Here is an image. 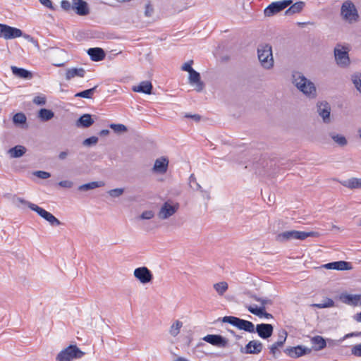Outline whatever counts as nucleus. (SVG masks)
Instances as JSON below:
<instances>
[{
	"mask_svg": "<svg viewBox=\"0 0 361 361\" xmlns=\"http://www.w3.org/2000/svg\"><path fill=\"white\" fill-rule=\"evenodd\" d=\"M293 84L305 95L310 98H315L317 90L314 84L308 80L300 72H294L292 74Z\"/></svg>",
	"mask_w": 361,
	"mask_h": 361,
	"instance_id": "1",
	"label": "nucleus"
},
{
	"mask_svg": "<svg viewBox=\"0 0 361 361\" xmlns=\"http://www.w3.org/2000/svg\"><path fill=\"white\" fill-rule=\"evenodd\" d=\"M257 52L260 65L266 70L271 69L274 65L271 45L267 43L259 44Z\"/></svg>",
	"mask_w": 361,
	"mask_h": 361,
	"instance_id": "2",
	"label": "nucleus"
},
{
	"mask_svg": "<svg viewBox=\"0 0 361 361\" xmlns=\"http://www.w3.org/2000/svg\"><path fill=\"white\" fill-rule=\"evenodd\" d=\"M319 233L315 231H300L295 230L286 231L279 233L276 236V240L279 243H286L291 240H303L308 237L317 238Z\"/></svg>",
	"mask_w": 361,
	"mask_h": 361,
	"instance_id": "3",
	"label": "nucleus"
},
{
	"mask_svg": "<svg viewBox=\"0 0 361 361\" xmlns=\"http://www.w3.org/2000/svg\"><path fill=\"white\" fill-rule=\"evenodd\" d=\"M19 202L21 203L25 204L30 208L32 211L37 212L38 215H39L42 218L49 222L51 226H59L63 224L56 217H55L52 214L46 211L43 208L33 203L27 202L21 198L19 199Z\"/></svg>",
	"mask_w": 361,
	"mask_h": 361,
	"instance_id": "4",
	"label": "nucleus"
},
{
	"mask_svg": "<svg viewBox=\"0 0 361 361\" xmlns=\"http://www.w3.org/2000/svg\"><path fill=\"white\" fill-rule=\"evenodd\" d=\"M350 49L346 45L337 44L334 49V54L336 64L341 68H347L350 65L349 57Z\"/></svg>",
	"mask_w": 361,
	"mask_h": 361,
	"instance_id": "5",
	"label": "nucleus"
},
{
	"mask_svg": "<svg viewBox=\"0 0 361 361\" xmlns=\"http://www.w3.org/2000/svg\"><path fill=\"white\" fill-rule=\"evenodd\" d=\"M85 355V353L80 350L75 345H70L62 350L56 355V361H71L74 359H80Z\"/></svg>",
	"mask_w": 361,
	"mask_h": 361,
	"instance_id": "6",
	"label": "nucleus"
},
{
	"mask_svg": "<svg viewBox=\"0 0 361 361\" xmlns=\"http://www.w3.org/2000/svg\"><path fill=\"white\" fill-rule=\"evenodd\" d=\"M224 323H228L240 330L249 333L255 332V327L252 322L233 316H225L222 319Z\"/></svg>",
	"mask_w": 361,
	"mask_h": 361,
	"instance_id": "7",
	"label": "nucleus"
},
{
	"mask_svg": "<svg viewBox=\"0 0 361 361\" xmlns=\"http://www.w3.org/2000/svg\"><path fill=\"white\" fill-rule=\"evenodd\" d=\"M341 14L343 18L349 23L357 22L359 20L355 6L350 1H346L342 4Z\"/></svg>",
	"mask_w": 361,
	"mask_h": 361,
	"instance_id": "8",
	"label": "nucleus"
},
{
	"mask_svg": "<svg viewBox=\"0 0 361 361\" xmlns=\"http://www.w3.org/2000/svg\"><path fill=\"white\" fill-rule=\"evenodd\" d=\"M292 3V0H283L272 2L264 9V16L268 17L272 16L291 5Z\"/></svg>",
	"mask_w": 361,
	"mask_h": 361,
	"instance_id": "9",
	"label": "nucleus"
},
{
	"mask_svg": "<svg viewBox=\"0 0 361 361\" xmlns=\"http://www.w3.org/2000/svg\"><path fill=\"white\" fill-rule=\"evenodd\" d=\"M23 36L21 30L0 23V37L11 39Z\"/></svg>",
	"mask_w": 361,
	"mask_h": 361,
	"instance_id": "10",
	"label": "nucleus"
},
{
	"mask_svg": "<svg viewBox=\"0 0 361 361\" xmlns=\"http://www.w3.org/2000/svg\"><path fill=\"white\" fill-rule=\"evenodd\" d=\"M134 276L142 283H150L153 279L151 271L146 267L136 268L134 270Z\"/></svg>",
	"mask_w": 361,
	"mask_h": 361,
	"instance_id": "11",
	"label": "nucleus"
},
{
	"mask_svg": "<svg viewBox=\"0 0 361 361\" xmlns=\"http://www.w3.org/2000/svg\"><path fill=\"white\" fill-rule=\"evenodd\" d=\"M312 349L303 345H297L295 347H289L284 350V353L292 358H297L304 355L310 354Z\"/></svg>",
	"mask_w": 361,
	"mask_h": 361,
	"instance_id": "12",
	"label": "nucleus"
},
{
	"mask_svg": "<svg viewBox=\"0 0 361 361\" xmlns=\"http://www.w3.org/2000/svg\"><path fill=\"white\" fill-rule=\"evenodd\" d=\"M203 340L219 348H225L228 343L226 338L218 334H208L203 338Z\"/></svg>",
	"mask_w": 361,
	"mask_h": 361,
	"instance_id": "13",
	"label": "nucleus"
},
{
	"mask_svg": "<svg viewBox=\"0 0 361 361\" xmlns=\"http://www.w3.org/2000/svg\"><path fill=\"white\" fill-rule=\"evenodd\" d=\"M178 204L172 205L166 202L161 207L158 216L161 219H166L173 215L178 209Z\"/></svg>",
	"mask_w": 361,
	"mask_h": 361,
	"instance_id": "14",
	"label": "nucleus"
},
{
	"mask_svg": "<svg viewBox=\"0 0 361 361\" xmlns=\"http://www.w3.org/2000/svg\"><path fill=\"white\" fill-rule=\"evenodd\" d=\"M263 348L262 343L257 340L250 341L244 348H241L240 352L244 354H259Z\"/></svg>",
	"mask_w": 361,
	"mask_h": 361,
	"instance_id": "15",
	"label": "nucleus"
},
{
	"mask_svg": "<svg viewBox=\"0 0 361 361\" xmlns=\"http://www.w3.org/2000/svg\"><path fill=\"white\" fill-rule=\"evenodd\" d=\"M255 331L260 338L267 339L273 334L274 326L270 324H259L255 327Z\"/></svg>",
	"mask_w": 361,
	"mask_h": 361,
	"instance_id": "16",
	"label": "nucleus"
},
{
	"mask_svg": "<svg viewBox=\"0 0 361 361\" xmlns=\"http://www.w3.org/2000/svg\"><path fill=\"white\" fill-rule=\"evenodd\" d=\"M73 10L79 16H87L90 13L87 3L84 0H72Z\"/></svg>",
	"mask_w": 361,
	"mask_h": 361,
	"instance_id": "17",
	"label": "nucleus"
},
{
	"mask_svg": "<svg viewBox=\"0 0 361 361\" xmlns=\"http://www.w3.org/2000/svg\"><path fill=\"white\" fill-rule=\"evenodd\" d=\"M340 300L345 304L356 306L361 305V295L342 293L340 295Z\"/></svg>",
	"mask_w": 361,
	"mask_h": 361,
	"instance_id": "18",
	"label": "nucleus"
},
{
	"mask_svg": "<svg viewBox=\"0 0 361 361\" xmlns=\"http://www.w3.org/2000/svg\"><path fill=\"white\" fill-rule=\"evenodd\" d=\"M189 83L195 85V90L197 92H201L204 87L203 82L200 80V74L196 71L193 70L189 73Z\"/></svg>",
	"mask_w": 361,
	"mask_h": 361,
	"instance_id": "19",
	"label": "nucleus"
},
{
	"mask_svg": "<svg viewBox=\"0 0 361 361\" xmlns=\"http://www.w3.org/2000/svg\"><path fill=\"white\" fill-rule=\"evenodd\" d=\"M168 165L169 160L166 157H161L156 159L152 171L156 173L164 174L167 171Z\"/></svg>",
	"mask_w": 361,
	"mask_h": 361,
	"instance_id": "20",
	"label": "nucleus"
},
{
	"mask_svg": "<svg viewBox=\"0 0 361 361\" xmlns=\"http://www.w3.org/2000/svg\"><path fill=\"white\" fill-rule=\"evenodd\" d=\"M245 307L250 313L259 317V318L264 317L268 319L273 318V315L267 312L264 307H257L256 305H247Z\"/></svg>",
	"mask_w": 361,
	"mask_h": 361,
	"instance_id": "21",
	"label": "nucleus"
},
{
	"mask_svg": "<svg viewBox=\"0 0 361 361\" xmlns=\"http://www.w3.org/2000/svg\"><path fill=\"white\" fill-rule=\"evenodd\" d=\"M330 106L327 102H321L317 105V111L326 123L330 122Z\"/></svg>",
	"mask_w": 361,
	"mask_h": 361,
	"instance_id": "22",
	"label": "nucleus"
},
{
	"mask_svg": "<svg viewBox=\"0 0 361 361\" xmlns=\"http://www.w3.org/2000/svg\"><path fill=\"white\" fill-rule=\"evenodd\" d=\"M323 267L327 269H336L341 271L349 270L351 269L350 263L345 261H337L327 263L324 264Z\"/></svg>",
	"mask_w": 361,
	"mask_h": 361,
	"instance_id": "23",
	"label": "nucleus"
},
{
	"mask_svg": "<svg viewBox=\"0 0 361 361\" xmlns=\"http://www.w3.org/2000/svg\"><path fill=\"white\" fill-rule=\"evenodd\" d=\"M153 86L149 81H142L138 85L133 86L132 90L135 92H142L147 94H152Z\"/></svg>",
	"mask_w": 361,
	"mask_h": 361,
	"instance_id": "24",
	"label": "nucleus"
},
{
	"mask_svg": "<svg viewBox=\"0 0 361 361\" xmlns=\"http://www.w3.org/2000/svg\"><path fill=\"white\" fill-rule=\"evenodd\" d=\"M87 54L90 59L94 61H99L104 59L105 52L102 48L95 47L90 48L87 50Z\"/></svg>",
	"mask_w": 361,
	"mask_h": 361,
	"instance_id": "25",
	"label": "nucleus"
},
{
	"mask_svg": "<svg viewBox=\"0 0 361 361\" xmlns=\"http://www.w3.org/2000/svg\"><path fill=\"white\" fill-rule=\"evenodd\" d=\"M94 120L90 114L82 115L76 121L75 125L78 128H89L94 123Z\"/></svg>",
	"mask_w": 361,
	"mask_h": 361,
	"instance_id": "26",
	"label": "nucleus"
},
{
	"mask_svg": "<svg viewBox=\"0 0 361 361\" xmlns=\"http://www.w3.org/2000/svg\"><path fill=\"white\" fill-rule=\"evenodd\" d=\"M311 343L312 344V348L319 351L324 349L326 345V341L321 336H315L311 338Z\"/></svg>",
	"mask_w": 361,
	"mask_h": 361,
	"instance_id": "27",
	"label": "nucleus"
},
{
	"mask_svg": "<svg viewBox=\"0 0 361 361\" xmlns=\"http://www.w3.org/2000/svg\"><path fill=\"white\" fill-rule=\"evenodd\" d=\"M85 74V70L83 68H72L66 71V79L70 80L75 77L83 78Z\"/></svg>",
	"mask_w": 361,
	"mask_h": 361,
	"instance_id": "28",
	"label": "nucleus"
},
{
	"mask_svg": "<svg viewBox=\"0 0 361 361\" xmlns=\"http://www.w3.org/2000/svg\"><path fill=\"white\" fill-rule=\"evenodd\" d=\"M11 68L13 74L20 78L31 79L32 78V73L27 70L13 66Z\"/></svg>",
	"mask_w": 361,
	"mask_h": 361,
	"instance_id": "29",
	"label": "nucleus"
},
{
	"mask_svg": "<svg viewBox=\"0 0 361 361\" xmlns=\"http://www.w3.org/2000/svg\"><path fill=\"white\" fill-rule=\"evenodd\" d=\"M329 136L340 147H345L348 144L347 139L341 134L336 133V132H330Z\"/></svg>",
	"mask_w": 361,
	"mask_h": 361,
	"instance_id": "30",
	"label": "nucleus"
},
{
	"mask_svg": "<svg viewBox=\"0 0 361 361\" xmlns=\"http://www.w3.org/2000/svg\"><path fill=\"white\" fill-rule=\"evenodd\" d=\"M341 184L350 189L361 188V178H351L341 182Z\"/></svg>",
	"mask_w": 361,
	"mask_h": 361,
	"instance_id": "31",
	"label": "nucleus"
},
{
	"mask_svg": "<svg viewBox=\"0 0 361 361\" xmlns=\"http://www.w3.org/2000/svg\"><path fill=\"white\" fill-rule=\"evenodd\" d=\"M26 152V148L22 145H16L8 150V154L12 158H18L22 157Z\"/></svg>",
	"mask_w": 361,
	"mask_h": 361,
	"instance_id": "32",
	"label": "nucleus"
},
{
	"mask_svg": "<svg viewBox=\"0 0 361 361\" xmlns=\"http://www.w3.org/2000/svg\"><path fill=\"white\" fill-rule=\"evenodd\" d=\"M104 183L102 181H93L88 183L81 185L78 187L80 191H88L90 190L95 189L97 188L102 187Z\"/></svg>",
	"mask_w": 361,
	"mask_h": 361,
	"instance_id": "33",
	"label": "nucleus"
},
{
	"mask_svg": "<svg viewBox=\"0 0 361 361\" xmlns=\"http://www.w3.org/2000/svg\"><path fill=\"white\" fill-rule=\"evenodd\" d=\"M290 6L286 11V15H292L294 13H300L302 10L305 6V3L302 1H298Z\"/></svg>",
	"mask_w": 361,
	"mask_h": 361,
	"instance_id": "34",
	"label": "nucleus"
},
{
	"mask_svg": "<svg viewBox=\"0 0 361 361\" xmlns=\"http://www.w3.org/2000/svg\"><path fill=\"white\" fill-rule=\"evenodd\" d=\"M54 116V112L51 110L47 109H41L39 111V118L43 121H47L51 120Z\"/></svg>",
	"mask_w": 361,
	"mask_h": 361,
	"instance_id": "35",
	"label": "nucleus"
},
{
	"mask_svg": "<svg viewBox=\"0 0 361 361\" xmlns=\"http://www.w3.org/2000/svg\"><path fill=\"white\" fill-rule=\"evenodd\" d=\"M250 298L255 300V301L259 302L260 303L259 307H264V310H266L267 305H271L273 303L271 299H269L267 298H259L254 294L250 295Z\"/></svg>",
	"mask_w": 361,
	"mask_h": 361,
	"instance_id": "36",
	"label": "nucleus"
},
{
	"mask_svg": "<svg viewBox=\"0 0 361 361\" xmlns=\"http://www.w3.org/2000/svg\"><path fill=\"white\" fill-rule=\"evenodd\" d=\"M97 88V85L94 86L92 88L78 92L77 94H75V97L90 99L92 97L93 94L96 92Z\"/></svg>",
	"mask_w": 361,
	"mask_h": 361,
	"instance_id": "37",
	"label": "nucleus"
},
{
	"mask_svg": "<svg viewBox=\"0 0 361 361\" xmlns=\"http://www.w3.org/2000/svg\"><path fill=\"white\" fill-rule=\"evenodd\" d=\"M351 80L356 90L361 94V73H355L351 75Z\"/></svg>",
	"mask_w": 361,
	"mask_h": 361,
	"instance_id": "38",
	"label": "nucleus"
},
{
	"mask_svg": "<svg viewBox=\"0 0 361 361\" xmlns=\"http://www.w3.org/2000/svg\"><path fill=\"white\" fill-rule=\"evenodd\" d=\"M214 288L219 295H223L224 293L228 290V286L226 282L221 281L214 284Z\"/></svg>",
	"mask_w": 361,
	"mask_h": 361,
	"instance_id": "39",
	"label": "nucleus"
},
{
	"mask_svg": "<svg viewBox=\"0 0 361 361\" xmlns=\"http://www.w3.org/2000/svg\"><path fill=\"white\" fill-rule=\"evenodd\" d=\"M182 326L183 323L181 322L178 320L176 321L170 327V334L173 337L176 336L180 333Z\"/></svg>",
	"mask_w": 361,
	"mask_h": 361,
	"instance_id": "40",
	"label": "nucleus"
},
{
	"mask_svg": "<svg viewBox=\"0 0 361 361\" xmlns=\"http://www.w3.org/2000/svg\"><path fill=\"white\" fill-rule=\"evenodd\" d=\"M26 120V116L23 113H16L13 117V121L17 126L25 123Z\"/></svg>",
	"mask_w": 361,
	"mask_h": 361,
	"instance_id": "41",
	"label": "nucleus"
},
{
	"mask_svg": "<svg viewBox=\"0 0 361 361\" xmlns=\"http://www.w3.org/2000/svg\"><path fill=\"white\" fill-rule=\"evenodd\" d=\"M312 306L319 308V309L331 307L334 306V302L331 298H326V299H325L324 302L315 303V304L312 305Z\"/></svg>",
	"mask_w": 361,
	"mask_h": 361,
	"instance_id": "42",
	"label": "nucleus"
},
{
	"mask_svg": "<svg viewBox=\"0 0 361 361\" xmlns=\"http://www.w3.org/2000/svg\"><path fill=\"white\" fill-rule=\"evenodd\" d=\"M287 336H288L287 331L286 330H281L279 333L278 341L274 343L276 344V345L282 347L286 341Z\"/></svg>",
	"mask_w": 361,
	"mask_h": 361,
	"instance_id": "43",
	"label": "nucleus"
},
{
	"mask_svg": "<svg viewBox=\"0 0 361 361\" xmlns=\"http://www.w3.org/2000/svg\"><path fill=\"white\" fill-rule=\"evenodd\" d=\"M110 128L114 130L115 133H124L128 130L127 127L123 124H114L112 123L110 125Z\"/></svg>",
	"mask_w": 361,
	"mask_h": 361,
	"instance_id": "44",
	"label": "nucleus"
},
{
	"mask_svg": "<svg viewBox=\"0 0 361 361\" xmlns=\"http://www.w3.org/2000/svg\"><path fill=\"white\" fill-rule=\"evenodd\" d=\"M189 184L190 186L195 190H201V185L197 182L196 178L193 174H192L189 178Z\"/></svg>",
	"mask_w": 361,
	"mask_h": 361,
	"instance_id": "45",
	"label": "nucleus"
},
{
	"mask_svg": "<svg viewBox=\"0 0 361 361\" xmlns=\"http://www.w3.org/2000/svg\"><path fill=\"white\" fill-rule=\"evenodd\" d=\"M98 142V137L95 136H92L83 140L82 145L86 147H90L92 145H94Z\"/></svg>",
	"mask_w": 361,
	"mask_h": 361,
	"instance_id": "46",
	"label": "nucleus"
},
{
	"mask_svg": "<svg viewBox=\"0 0 361 361\" xmlns=\"http://www.w3.org/2000/svg\"><path fill=\"white\" fill-rule=\"evenodd\" d=\"M124 192L123 188H115L108 191L109 195L112 197H118Z\"/></svg>",
	"mask_w": 361,
	"mask_h": 361,
	"instance_id": "47",
	"label": "nucleus"
},
{
	"mask_svg": "<svg viewBox=\"0 0 361 361\" xmlns=\"http://www.w3.org/2000/svg\"><path fill=\"white\" fill-rule=\"evenodd\" d=\"M154 213L152 210H147L142 213L140 216V219H151L154 217Z\"/></svg>",
	"mask_w": 361,
	"mask_h": 361,
	"instance_id": "48",
	"label": "nucleus"
},
{
	"mask_svg": "<svg viewBox=\"0 0 361 361\" xmlns=\"http://www.w3.org/2000/svg\"><path fill=\"white\" fill-rule=\"evenodd\" d=\"M34 175L42 179H47L51 176V174L49 172L44 171H35Z\"/></svg>",
	"mask_w": 361,
	"mask_h": 361,
	"instance_id": "49",
	"label": "nucleus"
},
{
	"mask_svg": "<svg viewBox=\"0 0 361 361\" xmlns=\"http://www.w3.org/2000/svg\"><path fill=\"white\" fill-rule=\"evenodd\" d=\"M352 355L361 357V344L355 345L351 348Z\"/></svg>",
	"mask_w": 361,
	"mask_h": 361,
	"instance_id": "50",
	"label": "nucleus"
},
{
	"mask_svg": "<svg viewBox=\"0 0 361 361\" xmlns=\"http://www.w3.org/2000/svg\"><path fill=\"white\" fill-rule=\"evenodd\" d=\"M61 6L66 11H70L71 9L73 10L72 3L68 0H62L61 2Z\"/></svg>",
	"mask_w": 361,
	"mask_h": 361,
	"instance_id": "51",
	"label": "nucleus"
},
{
	"mask_svg": "<svg viewBox=\"0 0 361 361\" xmlns=\"http://www.w3.org/2000/svg\"><path fill=\"white\" fill-rule=\"evenodd\" d=\"M193 63V61L190 60L186 63H185L182 67L181 69L184 71H187L189 73L192 71L194 69L192 68V64Z\"/></svg>",
	"mask_w": 361,
	"mask_h": 361,
	"instance_id": "52",
	"label": "nucleus"
},
{
	"mask_svg": "<svg viewBox=\"0 0 361 361\" xmlns=\"http://www.w3.org/2000/svg\"><path fill=\"white\" fill-rule=\"evenodd\" d=\"M33 102L37 105H44L46 104V98L42 96H37L33 99Z\"/></svg>",
	"mask_w": 361,
	"mask_h": 361,
	"instance_id": "53",
	"label": "nucleus"
},
{
	"mask_svg": "<svg viewBox=\"0 0 361 361\" xmlns=\"http://www.w3.org/2000/svg\"><path fill=\"white\" fill-rule=\"evenodd\" d=\"M154 13V8L150 3H148L145 6V15L147 17H151Z\"/></svg>",
	"mask_w": 361,
	"mask_h": 361,
	"instance_id": "54",
	"label": "nucleus"
},
{
	"mask_svg": "<svg viewBox=\"0 0 361 361\" xmlns=\"http://www.w3.org/2000/svg\"><path fill=\"white\" fill-rule=\"evenodd\" d=\"M58 184L60 187L65 188H71L73 185V183L68 180H61Z\"/></svg>",
	"mask_w": 361,
	"mask_h": 361,
	"instance_id": "55",
	"label": "nucleus"
},
{
	"mask_svg": "<svg viewBox=\"0 0 361 361\" xmlns=\"http://www.w3.org/2000/svg\"><path fill=\"white\" fill-rule=\"evenodd\" d=\"M279 348V346H276L275 343H273L269 346L270 353L273 355L274 357H276L277 354L280 353Z\"/></svg>",
	"mask_w": 361,
	"mask_h": 361,
	"instance_id": "56",
	"label": "nucleus"
},
{
	"mask_svg": "<svg viewBox=\"0 0 361 361\" xmlns=\"http://www.w3.org/2000/svg\"><path fill=\"white\" fill-rule=\"evenodd\" d=\"M39 2L47 8H49L51 10H55L54 7L52 5V2L50 0H39Z\"/></svg>",
	"mask_w": 361,
	"mask_h": 361,
	"instance_id": "57",
	"label": "nucleus"
},
{
	"mask_svg": "<svg viewBox=\"0 0 361 361\" xmlns=\"http://www.w3.org/2000/svg\"><path fill=\"white\" fill-rule=\"evenodd\" d=\"M185 118H190L195 121L196 122H198L200 121L201 116L199 114H187L185 115Z\"/></svg>",
	"mask_w": 361,
	"mask_h": 361,
	"instance_id": "58",
	"label": "nucleus"
},
{
	"mask_svg": "<svg viewBox=\"0 0 361 361\" xmlns=\"http://www.w3.org/2000/svg\"><path fill=\"white\" fill-rule=\"evenodd\" d=\"M360 334V333H350V334H348L346 335H345L341 340L340 341H344L345 339H346L347 338H350V337H352V336H359Z\"/></svg>",
	"mask_w": 361,
	"mask_h": 361,
	"instance_id": "59",
	"label": "nucleus"
},
{
	"mask_svg": "<svg viewBox=\"0 0 361 361\" xmlns=\"http://www.w3.org/2000/svg\"><path fill=\"white\" fill-rule=\"evenodd\" d=\"M200 190L202 193V196L204 198L207 199V200H210V194L209 191L204 190L202 188Z\"/></svg>",
	"mask_w": 361,
	"mask_h": 361,
	"instance_id": "60",
	"label": "nucleus"
},
{
	"mask_svg": "<svg viewBox=\"0 0 361 361\" xmlns=\"http://www.w3.org/2000/svg\"><path fill=\"white\" fill-rule=\"evenodd\" d=\"M67 156H68V152L63 151V152H61L59 153V158L61 160H64L65 159H66Z\"/></svg>",
	"mask_w": 361,
	"mask_h": 361,
	"instance_id": "61",
	"label": "nucleus"
},
{
	"mask_svg": "<svg viewBox=\"0 0 361 361\" xmlns=\"http://www.w3.org/2000/svg\"><path fill=\"white\" fill-rule=\"evenodd\" d=\"M109 133H110V131H109L108 129H104V130H102L99 132V135H100L101 136H106V135H108Z\"/></svg>",
	"mask_w": 361,
	"mask_h": 361,
	"instance_id": "62",
	"label": "nucleus"
},
{
	"mask_svg": "<svg viewBox=\"0 0 361 361\" xmlns=\"http://www.w3.org/2000/svg\"><path fill=\"white\" fill-rule=\"evenodd\" d=\"M354 317L356 321L361 322V312L356 314Z\"/></svg>",
	"mask_w": 361,
	"mask_h": 361,
	"instance_id": "63",
	"label": "nucleus"
},
{
	"mask_svg": "<svg viewBox=\"0 0 361 361\" xmlns=\"http://www.w3.org/2000/svg\"><path fill=\"white\" fill-rule=\"evenodd\" d=\"M175 361H188L184 357H178Z\"/></svg>",
	"mask_w": 361,
	"mask_h": 361,
	"instance_id": "64",
	"label": "nucleus"
}]
</instances>
